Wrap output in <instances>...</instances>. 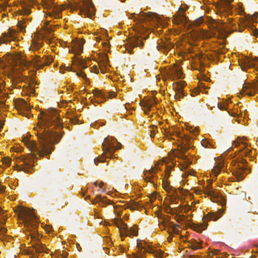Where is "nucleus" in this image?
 I'll return each instance as SVG.
<instances>
[{
    "label": "nucleus",
    "instance_id": "obj_1",
    "mask_svg": "<svg viewBox=\"0 0 258 258\" xmlns=\"http://www.w3.org/2000/svg\"><path fill=\"white\" fill-rule=\"evenodd\" d=\"M38 119L36 134L39 146L33 141H29L27 146L31 151L37 153L40 156H44L50 154L53 149V145L58 143L61 139L62 136L59 133L62 128V121L57 111L54 108L41 111Z\"/></svg>",
    "mask_w": 258,
    "mask_h": 258
},
{
    "label": "nucleus",
    "instance_id": "obj_2",
    "mask_svg": "<svg viewBox=\"0 0 258 258\" xmlns=\"http://www.w3.org/2000/svg\"><path fill=\"white\" fill-rule=\"evenodd\" d=\"M14 212L23 221L25 227L31 232V239L35 241V242L26 250V253L31 255L30 258H38L36 254L48 252V249H47L45 245L40 242L37 235L36 229L37 228L38 222L33 211L24 207L19 206L14 210Z\"/></svg>",
    "mask_w": 258,
    "mask_h": 258
},
{
    "label": "nucleus",
    "instance_id": "obj_3",
    "mask_svg": "<svg viewBox=\"0 0 258 258\" xmlns=\"http://www.w3.org/2000/svg\"><path fill=\"white\" fill-rule=\"evenodd\" d=\"M135 13L132 14L129 18L133 19L134 21L139 24V26L135 30L137 34L130 38L128 43L132 48L142 47L144 43L142 42L141 39H146L148 37L147 35L144 34V31L146 30V27L144 26V23H145L147 25L148 23L151 22L155 24H157V23L162 24V20L160 17L155 14L140 13L138 14L137 17H135Z\"/></svg>",
    "mask_w": 258,
    "mask_h": 258
},
{
    "label": "nucleus",
    "instance_id": "obj_4",
    "mask_svg": "<svg viewBox=\"0 0 258 258\" xmlns=\"http://www.w3.org/2000/svg\"><path fill=\"white\" fill-rule=\"evenodd\" d=\"M8 63L11 71L8 77L11 80L13 85L23 81L21 78L22 74L18 70L19 69L24 70L31 64V62L26 60L25 56L22 53H18L14 56H11Z\"/></svg>",
    "mask_w": 258,
    "mask_h": 258
},
{
    "label": "nucleus",
    "instance_id": "obj_5",
    "mask_svg": "<svg viewBox=\"0 0 258 258\" xmlns=\"http://www.w3.org/2000/svg\"><path fill=\"white\" fill-rule=\"evenodd\" d=\"M177 155V153L176 150L171 149L168 153V156L167 159L163 158L162 159L158 161L155 167H151L149 170L144 171L145 176V180L147 182H150L154 185L155 184V180L157 178V177L154 174L155 170L157 171L158 170H160V168L158 166L160 164H166V175L169 176V171L172 170L174 166L176 165V161L175 159Z\"/></svg>",
    "mask_w": 258,
    "mask_h": 258
},
{
    "label": "nucleus",
    "instance_id": "obj_6",
    "mask_svg": "<svg viewBox=\"0 0 258 258\" xmlns=\"http://www.w3.org/2000/svg\"><path fill=\"white\" fill-rule=\"evenodd\" d=\"M71 10H79L80 15L92 19L95 15L94 5L91 0H75L69 4Z\"/></svg>",
    "mask_w": 258,
    "mask_h": 258
},
{
    "label": "nucleus",
    "instance_id": "obj_7",
    "mask_svg": "<svg viewBox=\"0 0 258 258\" xmlns=\"http://www.w3.org/2000/svg\"><path fill=\"white\" fill-rule=\"evenodd\" d=\"M163 187L167 192V200L169 201V205L166 208V211L167 213L171 214L173 219L177 221V210L176 200L177 194L176 189L175 187L167 183H163Z\"/></svg>",
    "mask_w": 258,
    "mask_h": 258
},
{
    "label": "nucleus",
    "instance_id": "obj_8",
    "mask_svg": "<svg viewBox=\"0 0 258 258\" xmlns=\"http://www.w3.org/2000/svg\"><path fill=\"white\" fill-rule=\"evenodd\" d=\"M188 191L187 190L183 189L180 186L178 187V201L180 200L181 203L180 205H178V228L181 226L180 224L183 225L185 224V226L189 224V220L187 219V218L184 215L179 214V212L184 211V212H186L190 209L187 203L185 202V199L188 196Z\"/></svg>",
    "mask_w": 258,
    "mask_h": 258
},
{
    "label": "nucleus",
    "instance_id": "obj_9",
    "mask_svg": "<svg viewBox=\"0 0 258 258\" xmlns=\"http://www.w3.org/2000/svg\"><path fill=\"white\" fill-rule=\"evenodd\" d=\"M189 148V145L187 144V139H181V143H179L178 139V160H181L182 161H178V168L181 170L183 169H186L190 164L191 161L189 158H187V155L185 154V151H187Z\"/></svg>",
    "mask_w": 258,
    "mask_h": 258
},
{
    "label": "nucleus",
    "instance_id": "obj_10",
    "mask_svg": "<svg viewBox=\"0 0 258 258\" xmlns=\"http://www.w3.org/2000/svg\"><path fill=\"white\" fill-rule=\"evenodd\" d=\"M235 26V22L232 18H227L226 21L224 20L218 21L216 22V27L218 32L221 34V38H224L227 36L228 33H231L236 30L233 28Z\"/></svg>",
    "mask_w": 258,
    "mask_h": 258
},
{
    "label": "nucleus",
    "instance_id": "obj_11",
    "mask_svg": "<svg viewBox=\"0 0 258 258\" xmlns=\"http://www.w3.org/2000/svg\"><path fill=\"white\" fill-rule=\"evenodd\" d=\"M102 150L104 152L102 156L94 159V163L97 165L99 162H103L104 161V155H106V157H112L114 151L117 149L113 144V142L111 141L108 138L104 139V142L102 144Z\"/></svg>",
    "mask_w": 258,
    "mask_h": 258
},
{
    "label": "nucleus",
    "instance_id": "obj_12",
    "mask_svg": "<svg viewBox=\"0 0 258 258\" xmlns=\"http://www.w3.org/2000/svg\"><path fill=\"white\" fill-rule=\"evenodd\" d=\"M112 223L118 227L121 237L123 236H131V235H133L136 236L138 235V228L136 225L128 229L127 225L121 220H118L117 219H113Z\"/></svg>",
    "mask_w": 258,
    "mask_h": 258
},
{
    "label": "nucleus",
    "instance_id": "obj_13",
    "mask_svg": "<svg viewBox=\"0 0 258 258\" xmlns=\"http://www.w3.org/2000/svg\"><path fill=\"white\" fill-rule=\"evenodd\" d=\"M54 0H48L46 3L45 7L47 9L46 14L54 19H59L61 17V12L65 9L62 6L59 7L53 2Z\"/></svg>",
    "mask_w": 258,
    "mask_h": 258
},
{
    "label": "nucleus",
    "instance_id": "obj_14",
    "mask_svg": "<svg viewBox=\"0 0 258 258\" xmlns=\"http://www.w3.org/2000/svg\"><path fill=\"white\" fill-rule=\"evenodd\" d=\"M237 163L235 164V170L233 172L237 181L242 180L244 177L243 172L247 170V167L245 166L247 162L242 158L238 159Z\"/></svg>",
    "mask_w": 258,
    "mask_h": 258
},
{
    "label": "nucleus",
    "instance_id": "obj_15",
    "mask_svg": "<svg viewBox=\"0 0 258 258\" xmlns=\"http://www.w3.org/2000/svg\"><path fill=\"white\" fill-rule=\"evenodd\" d=\"M17 39V32L11 28L0 35V45L7 44L11 42H15Z\"/></svg>",
    "mask_w": 258,
    "mask_h": 258
},
{
    "label": "nucleus",
    "instance_id": "obj_16",
    "mask_svg": "<svg viewBox=\"0 0 258 258\" xmlns=\"http://www.w3.org/2000/svg\"><path fill=\"white\" fill-rule=\"evenodd\" d=\"M17 162L18 164L13 166L14 169L25 172H29L32 165L31 160L27 159L23 156L19 158L17 160Z\"/></svg>",
    "mask_w": 258,
    "mask_h": 258
},
{
    "label": "nucleus",
    "instance_id": "obj_17",
    "mask_svg": "<svg viewBox=\"0 0 258 258\" xmlns=\"http://www.w3.org/2000/svg\"><path fill=\"white\" fill-rule=\"evenodd\" d=\"M157 49L162 51L164 54L170 52V54L175 53V49L173 48V43L170 40H161L158 43Z\"/></svg>",
    "mask_w": 258,
    "mask_h": 258
},
{
    "label": "nucleus",
    "instance_id": "obj_18",
    "mask_svg": "<svg viewBox=\"0 0 258 258\" xmlns=\"http://www.w3.org/2000/svg\"><path fill=\"white\" fill-rule=\"evenodd\" d=\"M188 7L185 4L181 5L178 7V25L181 24L184 29H187L189 26V21L188 18L184 14Z\"/></svg>",
    "mask_w": 258,
    "mask_h": 258
},
{
    "label": "nucleus",
    "instance_id": "obj_19",
    "mask_svg": "<svg viewBox=\"0 0 258 258\" xmlns=\"http://www.w3.org/2000/svg\"><path fill=\"white\" fill-rule=\"evenodd\" d=\"M34 66L37 69H41L44 66H48L52 62L51 58L45 57L41 58L39 56L35 55L33 58Z\"/></svg>",
    "mask_w": 258,
    "mask_h": 258
},
{
    "label": "nucleus",
    "instance_id": "obj_20",
    "mask_svg": "<svg viewBox=\"0 0 258 258\" xmlns=\"http://www.w3.org/2000/svg\"><path fill=\"white\" fill-rule=\"evenodd\" d=\"M73 46L72 50H70L69 52L74 53V54L78 55H79L83 49V44L85 42L84 39L81 40H74L72 41Z\"/></svg>",
    "mask_w": 258,
    "mask_h": 258
},
{
    "label": "nucleus",
    "instance_id": "obj_21",
    "mask_svg": "<svg viewBox=\"0 0 258 258\" xmlns=\"http://www.w3.org/2000/svg\"><path fill=\"white\" fill-rule=\"evenodd\" d=\"M258 90V85L244 84L243 85L242 91V93L249 96H253Z\"/></svg>",
    "mask_w": 258,
    "mask_h": 258
},
{
    "label": "nucleus",
    "instance_id": "obj_22",
    "mask_svg": "<svg viewBox=\"0 0 258 258\" xmlns=\"http://www.w3.org/2000/svg\"><path fill=\"white\" fill-rule=\"evenodd\" d=\"M242 70H244L247 68H255L258 71V57L253 59L245 58L243 64H240Z\"/></svg>",
    "mask_w": 258,
    "mask_h": 258
},
{
    "label": "nucleus",
    "instance_id": "obj_23",
    "mask_svg": "<svg viewBox=\"0 0 258 258\" xmlns=\"http://www.w3.org/2000/svg\"><path fill=\"white\" fill-rule=\"evenodd\" d=\"M161 132L165 135L166 138L169 140H175V138L177 136V127L175 125H172L168 129L166 128L163 131L160 128Z\"/></svg>",
    "mask_w": 258,
    "mask_h": 258
},
{
    "label": "nucleus",
    "instance_id": "obj_24",
    "mask_svg": "<svg viewBox=\"0 0 258 258\" xmlns=\"http://www.w3.org/2000/svg\"><path fill=\"white\" fill-rule=\"evenodd\" d=\"M15 108L19 111L20 114H23V110L28 111L30 109V106L27 102L22 99L17 100L15 103Z\"/></svg>",
    "mask_w": 258,
    "mask_h": 258
},
{
    "label": "nucleus",
    "instance_id": "obj_25",
    "mask_svg": "<svg viewBox=\"0 0 258 258\" xmlns=\"http://www.w3.org/2000/svg\"><path fill=\"white\" fill-rule=\"evenodd\" d=\"M157 101L155 98H152L146 101H141L140 105L142 107L143 110L146 114L148 115L152 106L156 104Z\"/></svg>",
    "mask_w": 258,
    "mask_h": 258
},
{
    "label": "nucleus",
    "instance_id": "obj_26",
    "mask_svg": "<svg viewBox=\"0 0 258 258\" xmlns=\"http://www.w3.org/2000/svg\"><path fill=\"white\" fill-rule=\"evenodd\" d=\"M100 60L98 62L101 72L104 74L107 70V66L108 65V59L106 54L104 53L100 56Z\"/></svg>",
    "mask_w": 258,
    "mask_h": 258
},
{
    "label": "nucleus",
    "instance_id": "obj_27",
    "mask_svg": "<svg viewBox=\"0 0 258 258\" xmlns=\"http://www.w3.org/2000/svg\"><path fill=\"white\" fill-rule=\"evenodd\" d=\"M165 75L171 81H176L177 78V68L175 64L173 67L166 69L164 71Z\"/></svg>",
    "mask_w": 258,
    "mask_h": 258
},
{
    "label": "nucleus",
    "instance_id": "obj_28",
    "mask_svg": "<svg viewBox=\"0 0 258 258\" xmlns=\"http://www.w3.org/2000/svg\"><path fill=\"white\" fill-rule=\"evenodd\" d=\"M233 0H225L221 4V8L223 11L226 12L227 15H230L232 14L231 9L232 8V6L231 5V3L233 2Z\"/></svg>",
    "mask_w": 258,
    "mask_h": 258
},
{
    "label": "nucleus",
    "instance_id": "obj_29",
    "mask_svg": "<svg viewBox=\"0 0 258 258\" xmlns=\"http://www.w3.org/2000/svg\"><path fill=\"white\" fill-rule=\"evenodd\" d=\"M169 226L171 228V231H169V237L168 238L169 242H170L172 238V235L173 233H177V225L174 223L173 222H170L169 223Z\"/></svg>",
    "mask_w": 258,
    "mask_h": 258
},
{
    "label": "nucleus",
    "instance_id": "obj_30",
    "mask_svg": "<svg viewBox=\"0 0 258 258\" xmlns=\"http://www.w3.org/2000/svg\"><path fill=\"white\" fill-rule=\"evenodd\" d=\"M186 85L185 82L183 81H178V100L180 98H183L186 96L183 88Z\"/></svg>",
    "mask_w": 258,
    "mask_h": 258
},
{
    "label": "nucleus",
    "instance_id": "obj_31",
    "mask_svg": "<svg viewBox=\"0 0 258 258\" xmlns=\"http://www.w3.org/2000/svg\"><path fill=\"white\" fill-rule=\"evenodd\" d=\"M42 45V42L40 40H32L30 49L35 51L38 50Z\"/></svg>",
    "mask_w": 258,
    "mask_h": 258
},
{
    "label": "nucleus",
    "instance_id": "obj_32",
    "mask_svg": "<svg viewBox=\"0 0 258 258\" xmlns=\"http://www.w3.org/2000/svg\"><path fill=\"white\" fill-rule=\"evenodd\" d=\"M22 10L18 11L17 13L20 15H28L31 11L25 4H22Z\"/></svg>",
    "mask_w": 258,
    "mask_h": 258
},
{
    "label": "nucleus",
    "instance_id": "obj_33",
    "mask_svg": "<svg viewBox=\"0 0 258 258\" xmlns=\"http://www.w3.org/2000/svg\"><path fill=\"white\" fill-rule=\"evenodd\" d=\"M4 81H1V82H0V107H5V99L6 97H7V95L4 93L2 92V85L3 84Z\"/></svg>",
    "mask_w": 258,
    "mask_h": 258
},
{
    "label": "nucleus",
    "instance_id": "obj_34",
    "mask_svg": "<svg viewBox=\"0 0 258 258\" xmlns=\"http://www.w3.org/2000/svg\"><path fill=\"white\" fill-rule=\"evenodd\" d=\"M92 204L97 203L98 202H101L102 204H110V201L109 200H104L103 198H102L100 196H97L95 199L91 201Z\"/></svg>",
    "mask_w": 258,
    "mask_h": 258
},
{
    "label": "nucleus",
    "instance_id": "obj_35",
    "mask_svg": "<svg viewBox=\"0 0 258 258\" xmlns=\"http://www.w3.org/2000/svg\"><path fill=\"white\" fill-rule=\"evenodd\" d=\"M73 62L77 64L82 69L87 68V65L85 60L80 57H77L76 59H74Z\"/></svg>",
    "mask_w": 258,
    "mask_h": 258
},
{
    "label": "nucleus",
    "instance_id": "obj_36",
    "mask_svg": "<svg viewBox=\"0 0 258 258\" xmlns=\"http://www.w3.org/2000/svg\"><path fill=\"white\" fill-rule=\"evenodd\" d=\"M207 225L201 224L200 225H194L192 228L194 230L197 231L198 232H202L204 230L207 228Z\"/></svg>",
    "mask_w": 258,
    "mask_h": 258
},
{
    "label": "nucleus",
    "instance_id": "obj_37",
    "mask_svg": "<svg viewBox=\"0 0 258 258\" xmlns=\"http://www.w3.org/2000/svg\"><path fill=\"white\" fill-rule=\"evenodd\" d=\"M221 217L220 215H217L216 214H210L209 215H207L206 216H205L203 218V219L204 218L205 219H209L210 220H212L213 221H216L217 219H218Z\"/></svg>",
    "mask_w": 258,
    "mask_h": 258
},
{
    "label": "nucleus",
    "instance_id": "obj_38",
    "mask_svg": "<svg viewBox=\"0 0 258 258\" xmlns=\"http://www.w3.org/2000/svg\"><path fill=\"white\" fill-rule=\"evenodd\" d=\"M250 22H248L247 23L243 22L242 23L239 24V32H242L245 28L247 27H250V28L251 29V28H253V26H252L251 27L249 24Z\"/></svg>",
    "mask_w": 258,
    "mask_h": 258
},
{
    "label": "nucleus",
    "instance_id": "obj_39",
    "mask_svg": "<svg viewBox=\"0 0 258 258\" xmlns=\"http://www.w3.org/2000/svg\"><path fill=\"white\" fill-rule=\"evenodd\" d=\"M205 194L208 196L211 197H217L218 196V194L215 192L214 191L210 189H207L205 191Z\"/></svg>",
    "mask_w": 258,
    "mask_h": 258
},
{
    "label": "nucleus",
    "instance_id": "obj_40",
    "mask_svg": "<svg viewBox=\"0 0 258 258\" xmlns=\"http://www.w3.org/2000/svg\"><path fill=\"white\" fill-rule=\"evenodd\" d=\"M93 93L94 96H96V97H101L104 98L105 96V95L101 91L97 89L93 90Z\"/></svg>",
    "mask_w": 258,
    "mask_h": 258
},
{
    "label": "nucleus",
    "instance_id": "obj_41",
    "mask_svg": "<svg viewBox=\"0 0 258 258\" xmlns=\"http://www.w3.org/2000/svg\"><path fill=\"white\" fill-rule=\"evenodd\" d=\"M51 256L52 258H61V251L59 250H55L54 253H51Z\"/></svg>",
    "mask_w": 258,
    "mask_h": 258
},
{
    "label": "nucleus",
    "instance_id": "obj_42",
    "mask_svg": "<svg viewBox=\"0 0 258 258\" xmlns=\"http://www.w3.org/2000/svg\"><path fill=\"white\" fill-rule=\"evenodd\" d=\"M139 206L138 204L136 202H134L132 203H130L128 205V208H130L132 210H136L139 208Z\"/></svg>",
    "mask_w": 258,
    "mask_h": 258
},
{
    "label": "nucleus",
    "instance_id": "obj_43",
    "mask_svg": "<svg viewBox=\"0 0 258 258\" xmlns=\"http://www.w3.org/2000/svg\"><path fill=\"white\" fill-rule=\"evenodd\" d=\"M221 168V166H218L213 168L212 172L215 176H217L220 172Z\"/></svg>",
    "mask_w": 258,
    "mask_h": 258
},
{
    "label": "nucleus",
    "instance_id": "obj_44",
    "mask_svg": "<svg viewBox=\"0 0 258 258\" xmlns=\"http://www.w3.org/2000/svg\"><path fill=\"white\" fill-rule=\"evenodd\" d=\"M158 132V130H157V126L155 125H153L152 126V131H151V133L150 134V137L153 138L155 137V132Z\"/></svg>",
    "mask_w": 258,
    "mask_h": 258
},
{
    "label": "nucleus",
    "instance_id": "obj_45",
    "mask_svg": "<svg viewBox=\"0 0 258 258\" xmlns=\"http://www.w3.org/2000/svg\"><path fill=\"white\" fill-rule=\"evenodd\" d=\"M2 161H3V164H5V165L8 166H10L11 162V159L8 157L4 158L2 159Z\"/></svg>",
    "mask_w": 258,
    "mask_h": 258
},
{
    "label": "nucleus",
    "instance_id": "obj_46",
    "mask_svg": "<svg viewBox=\"0 0 258 258\" xmlns=\"http://www.w3.org/2000/svg\"><path fill=\"white\" fill-rule=\"evenodd\" d=\"M70 121L74 124H78L79 123V119L77 118V117L76 116H73L72 117H70Z\"/></svg>",
    "mask_w": 258,
    "mask_h": 258
},
{
    "label": "nucleus",
    "instance_id": "obj_47",
    "mask_svg": "<svg viewBox=\"0 0 258 258\" xmlns=\"http://www.w3.org/2000/svg\"><path fill=\"white\" fill-rule=\"evenodd\" d=\"M18 26L19 28V30L22 31L25 28V25L23 22L22 21H19L18 23Z\"/></svg>",
    "mask_w": 258,
    "mask_h": 258
},
{
    "label": "nucleus",
    "instance_id": "obj_48",
    "mask_svg": "<svg viewBox=\"0 0 258 258\" xmlns=\"http://www.w3.org/2000/svg\"><path fill=\"white\" fill-rule=\"evenodd\" d=\"M6 219H7V218H6V216L4 215V214H3L0 216V223L2 225H4L6 222Z\"/></svg>",
    "mask_w": 258,
    "mask_h": 258
},
{
    "label": "nucleus",
    "instance_id": "obj_49",
    "mask_svg": "<svg viewBox=\"0 0 258 258\" xmlns=\"http://www.w3.org/2000/svg\"><path fill=\"white\" fill-rule=\"evenodd\" d=\"M251 152V150L249 149H245L243 151H242V154H241V156H248L250 152Z\"/></svg>",
    "mask_w": 258,
    "mask_h": 258
},
{
    "label": "nucleus",
    "instance_id": "obj_50",
    "mask_svg": "<svg viewBox=\"0 0 258 258\" xmlns=\"http://www.w3.org/2000/svg\"><path fill=\"white\" fill-rule=\"evenodd\" d=\"M173 88L175 90V94L174 95L175 99H176V96L177 95V82L175 81L172 84Z\"/></svg>",
    "mask_w": 258,
    "mask_h": 258
},
{
    "label": "nucleus",
    "instance_id": "obj_51",
    "mask_svg": "<svg viewBox=\"0 0 258 258\" xmlns=\"http://www.w3.org/2000/svg\"><path fill=\"white\" fill-rule=\"evenodd\" d=\"M202 145L204 148H209V146H211V144L207 142L206 140H203L201 142Z\"/></svg>",
    "mask_w": 258,
    "mask_h": 258
},
{
    "label": "nucleus",
    "instance_id": "obj_52",
    "mask_svg": "<svg viewBox=\"0 0 258 258\" xmlns=\"http://www.w3.org/2000/svg\"><path fill=\"white\" fill-rule=\"evenodd\" d=\"M241 143V144H242L243 145V147H242V149H244L246 148V145L245 143H243V142H241V141L240 142H239L238 141H234V143H233V145L235 146H238L240 145V144Z\"/></svg>",
    "mask_w": 258,
    "mask_h": 258
},
{
    "label": "nucleus",
    "instance_id": "obj_53",
    "mask_svg": "<svg viewBox=\"0 0 258 258\" xmlns=\"http://www.w3.org/2000/svg\"><path fill=\"white\" fill-rule=\"evenodd\" d=\"M202 247V245L200 243H196L195 244H194L192 245V248L194 249H199V248H201Z\"/></svg>",
    "mask_w": 258,
    "mask_h": 258
},
{
    "label": "nucleus",
    "instance_id": "obj_54",
    "mask_svg": "<svg viewBox=\"0 0 258 258\" xmlns=\"http://www.w3.org/2000/svg\"><path fill=\"white\" fill-rule=\"evenodd\" d=\"M77 75L79 77H81L84 78V79L87 78L86 74L84 73V72H83L82 71H80L79 72H78Z\"/></svg>",
    "mask_w": 258,
    "mask_h": 258
},
{
    "label": "nucleus",
    "instance_id": "obj_55",
    "mask_svg": "<svg viewBox=\"0 0 258 258\" xmlns=\"http://www.w3.org/2000/svg\"><path fill=\"white\" fill-rule=\"evenodd\" d=\"M178 80L179 79H182L183 78V74L181 72L180 69L179 67H178Z\"/></svg>",
    "mask_w": 258,
    "mask_h": 258
},
{
    "label": "nucleus",
    "instance_id": "obj_56",
    "mask_svg": "<svg viewBox=\"0 0 258 258\" xmlns=\"http://www.w3.org/2000/svg\"><path fill=\"white\" fill-rule=\"evenodd\" d=\"M251 30L253 32V35L254 36L257 37L258 36V29H253V28H251Z\"/></svg>",
    "mask_w": 258,
    "mask_h": 258
},
{
    "label": "nucleus",
    "instance_id": "obj_57",
    "mask_svg": "<svg viewBox=\"0 0 258 258\" xmlns=\"http://www.w3.org/2000/svg\"><path fill=\"white\" fill-rule=\"evenodd\" d=\"M7 231V229L5 227H1L0 228V233L2 234H5Z\"/></svg>",
    "mask_w": 258,
    "mask_h": 258
},
{
    "label": "nucleus",
    "instance_id": "obj_58",
    "mask_svg": "<svg viewBox=\"0 0 258 258\" xmlns=\"http://www.w3.org/2000/svg\"><path fill=\"white\" fill-rule=\"evenodd\" d=\"M202 21L201 19H197L194 21V24L195 25H199L202 23Z\"/></svg>",
    "mask_w": 258,
    "mask_h": 258
},
{
    "label": "nucleus",
    "instance_id": "obj_59",
    "mask_svg": "<svg viewBox=\"0 0 258 258\" xmlns=\"http://www.w3.org/2000/svg\"><path fill=\"white\" fill-rule=\"evenodd\" d=\"M92 71L95 73H98L99 72V70L97 67L94 66L92 69Z\"/></svg>",
    "mask_w": 258,
    "mask_h": 258
},
{
    "label": "nucleus",
    "instance_id": "obj_60",
    "mask_svg": "<svg viewBox=\"0 0 258 258\" xmlns=\"http://www.w3.org/2000/svg\"><path fill=\"white\" fill-rule=\"evenodd\" d=\"M218 106L220 110H224L225 109V106L224 105L218 104Z\"/></svg>",
    "mask_w": 258,
    "mask_h": 258
},
{
    "label": "nucleus",
    "instance_id": "obj_61",
    "mask_svg": "<svg viewBox=\"0 0 258 258\" xmlns=\"http://www.w3.org/2000/svg\"><path fill=\"white\" fill-rule=\"evenodd\" d=\"M67 255H68V253L67 252H66L65 251L63 250L62 252L61 253V258L62 257L66 258V257H67Z\"/></svg>",
    "mask_w": 258,
    "mask_h": 258
},
{
    "label": "nucleus",
    "instance_id": "obj_62",
    "mask_svg": "<svg viewBox=\"0 0 258 258\" xmlns=\"http://www.w3.org/2000/svg\"><path fill=\"white\" fill-rule=\"evenodd\" d=\"M115 96H116V93L114 92H112L109 93L110 98L114 97Z\"/></svg>",
    "mask_w": 258,
    "mask_h": 258
},
{
    "label": "nucleus",
    "instance_id": "obj_63",
    "mask_svg": "<svg viewBox=\"0 0 258 258\" xmlns=\"http://www.w3.org/2000/svg\"><path fill=\"white\" fill-rule=\"evenodd\" d=\"M172 22L173 23H174L175 24H177V19L176 17L174 18L172 20Z\"/></svg>",
    "mask_w": 258,
    "mask_h": 258
},
{
    "label": "nucleus",
    "instance_id": "obj_64",
    "mask_svg": "<svg viewBox=\"0 0 258 258\" xmlns=\"http://www.w3.org/2000/svg\"><path fill=\"white\" fill-rule=\"evenodd\" d=\"M5 189V187L0 185V191L3 192Z\"/></svg>",
    "mask_w": 258,
    "mask_h": 258
}]
</instances>
